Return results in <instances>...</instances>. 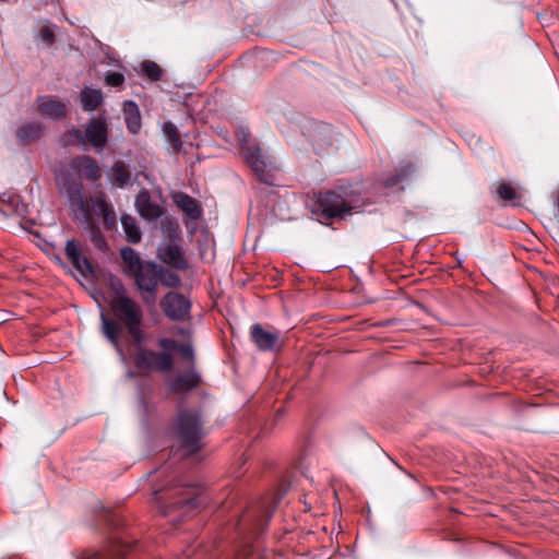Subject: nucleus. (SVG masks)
Masks as SVG:
<instances>
[{"mask_svg": "<svg viewBox=\"0 0 559 559\" xmlns=\"http://www.w3.org/2000/svg\"><path fill=\"white\" fill-rule=\"evenodd\" d=\"M115 297L110 301V309L115 319L102 314L103 333L109 342L119 348V338L121 335V324H123L136 344H142L144 340L141 324L143 321V311L141 306L128 296L123 285L118 282L114 284Z\"/></svg>", "mask_w": 559, "mask_h": 559, "instance_id": "f257e3e1", "label": "nucleus"}, {"mask_svg": "<svg viewBox=\"0 0 559 559\" xmlns=\"http://www.w3.org/2000/svg\"><path fill=\"white\" fill-rule=\"evenodd\" d=\"M361 205L357 193L349 188L337 187L317 194L313 213L325 219L345 218Z\"/></svg>", "mask_w": 559, "mask_h": 559, "instance_id": "f03ea898", "label": "nucleus"}, {"mask_svg": "<svg viewBox=\"0 0 559 559\" xmlns=\"http://www.w3.org/2000/svg\"><path fill=\"white\" fill-rule=\"evenodd\" d=\"M175 432L180 447L187 454H194L202 449V439L205 433L198 412H180L176 420Z\"/></svg>", "mask_w": 559, "mask_h": 559, "instance_id": "7ed1b4c3", "label": "nucleus"}, {"mask_svg": "<svg viewBox=\"0 0 559 559\" xmlns=\"http://www.w3.org/2000/svg\"><path fill=\"white\" fill-rule=\"evenodd\" d=\"M66 191L71 200L73 210V218L75 221L83 222L90 233V240L98 250L105 251L107 249V242L102 235L99 228L95 225L94 219L86 206V202L83 197L82 183H67Z\"/></svg>", "mask_w": 559, "mask_h": 559, "instance_id": "20e7f679", "label": "nucleus"}, {"mask_svg": "<svg viewBox=\"0 0 559 559\" xmlns=\"http://www.w3.org/2000/svg\"><path fill=\"white\" fill-rule=\"evenodd\" d=\"M240 140L242 154L259 180L265 185L274 186L277 167L273 159L259 145L249 143L247 134L243 133Z\"/></svg>", "mask_w": 559, "mask_h": 559, "instance_id": "39448f33", "label": "nucleus"}, {"mask_svg": "<svg viewBox=\"0 0 559 559\" xmlns=\"http://www.w3.org/2000/svg\"><path fill=\"white\" fill-rule=\"evenodd\" d=\"M160 272H163L162 265L147 261L131 275L143 302L147 306H154L156 302Z\"/></svg>", "mask_w": 559, "mask_h": 559, "instance_id": "423d86ee", "label": "nucleus"}, {"mask_svg": "<svg viewBox=\"0 0 559 559\" xmlns=\"http://www.w3.org/2000/svg\"><path fill=\"white\" fill-rule=\"evenodd\" d=\"M71 135L82 144L90 143L97 151L103 150L108 141L107 120L102 115L94 117L87 122L84 132L73 129Z\"/></svg>", "mask_w": 559, "mask_h": 559, "instance_id": "0eeeda50", "label": "nucleus"}, {"mask_svg": "<svg viewBox=\"0 0 559 559\" xmlns=\"http://www.w3.org/2000/svg\"><path fill=\"white\" fill-rule=\"evenodd\" d=\"M134 366L143 372L150 371H169L174 360L170 354L166 352L157 353L146 348H139L133 358Z\"/></svg>", "mask_w": 559, "mask_h": 559, "instance_id": "6e6552de", "label": "nucleus"}, {"mask_svg": "<svg viewBox=\"0 0 559 559\" xmlns=\"http://www.w3.org/2000/svg\"><path fill=\"white\" fill-rule=\"evenodd\" d=\"M160 307L167 318L174 321H182L188 318L191 305L183 295L169 292L162 299Z\"/></svg>", "mask_w": 559, "mask_h": 559, "instance_id": "1a4fd4ad", "label": "nucleus"}, {"mask_svg": "<svg viewBox=\"0 0 559 559\" xmlns=\"http://www.w3.org/2000/svg\"><path fill=\"white\" fill-rule=\"evenodd\" d=\"M64 251L68 260L84 280L91 281L94 278L95 272L91 261L82 255L81 249L74 240L67 241Z\"/></svg>", "mask_w": 559, "mask_h": 559, "instance_id": "9d476101", "label": "nucleus"}, {"mask_svg": "<svg viewBox=\"0 0 559 559\" xmlns=\"http://www.w3.org/2000/svg\"><path fill=\"white\" fill-rule=\"evenodd\" d=\"M250 335L257 348L261 352H274L282 348L280 333L266 331L261 324H253Z\"/></svg>", "mask_w": 559, "mask_h": 559, "instance_id": "9b49d317", "label": "nucleus"}, {"mask_svg": "<svg viewBox=\"0 0 559 559\" xmlns=\"http://www.w3.org/2000/svg\"><path fill=\"white\" fill-rule=\"evenodd\" d=\"M69 166L79 176L90 181H96L102 177V169L98 163L91 156H76L70 160Z\"/></svg>", "mask_w": 559, "mask_h": 559, "instance_id": "f8f14e48", "label": "nucleus"}, {"mask_svg": "<svg viewBox=\"0 0 559 559\" xmlns=\"http://www.w3.org/2000/svg\"><path fill=\"white\" fill-rule=\"evenodd\" d=\"M135 207L139 214L148 221L159 218L163 215V209L152 202L147 190H142L135 198Z\"/></svg>", "mask_w": 559, "mask_h": 559, "instance_id": "ddd939ff", "label": "nucleus"}, {"mask_svg": "<svg viewBox=\"0 0 559 559\" xmlns=\"http://www.w3.org/2000/svg\"><path fill=\"white\" fill-rule=\"evenodd\" d=\"M158 257L166 264L180 271L187 270L189 266L182 250L175 243H168L164 248H160Z\"/></svg>", "mask_w": 559, "mask_h": 559, "instance_id": "4468645a", "label": "nucleus"}, {"mask_svg": "<svg viewBox=\"0 0 559 559\" xmlns=\"http://www.w3.org/2000/svg\"><path fill=\"white\" fill-rule=\"evenodd\" d=\"M202 495L200 493V489L188 486L180 492L179 498L170 506L171 509H185L187 512H190L197 508H199L203 503Z\"/></svg>", "mask_w": 559, "mask_h": 559, "instance_id": "2eb2a0df", "label": "nucleus"}, {"mask_svg": "<svg viewBox=\"0 0 559 559\" xmlns=\"http://www.w3.org/2000/svg\"><path fill=\"white\" fill-rule=\"evenodd\" d=\"M200 382L201 377L194 370H190L176 376L169 388L174 393H186L197 388Z\"/></svg>", "mask_w": 559, "mask_h": 559, "instance_id": "dca6fc26", "label": "nucleus"}, {"mask_svg": "<svg viewBox=\"0 0 559 559\" xmlns=\"http://www.w3.org/2000/svg\"><path fill=\"white\" fill-rule=\"evenodd\" d=\"M37 109L49 118H61L67 114V105L51 96L39 97Z\"/></svg>", "mask_w": 559, "mask_h": 559, "instance_id": "f3484780", "label": "nucleus"}, {"mask_svg": "<svg viewBox=\"0 0 559 559\" xmlns=\"http://www.w3.org/2000/svg\"><path fill=\"white\" fill-rule=\"evenodd\" d=\"M174 203L191 219H198L202 215V209L198 201L183 192L173 195Z\"/></svg>", "mask_w": 559, "mask_h": 559, "instance_id": "a211bd4d", "label": "nucleus"}, {"mask_svg": "<svg viewBox=\"0 0 559 559\" xmlns=\"http://www.w3.org/2000/svg\"><path fill=\"white\" fill-rule=\"evenodd\" d=\"M108 178L114 186L122 189L131 181L132 173L124 162L116 160L108 171Z\"/></svg>", "mask_w": 559, "mask_h": 559, "instance_id": "6ab92c4d", "label": "nucleus"}, {"mask_svg": "<svg viewBox=\"0 0 559 559\" xmlns=\"http://www.w3.org/2000/svg\"><path fill=\"white\" fill-rule=\"evenodd\" d=\"M95 213L102 216L104 225L110 229L116 225V213L112 206L104 198L93 200Z\"/></svg>", "mask_w": 559, "mask_h": 559, "instance_id": "aec40b11", "label": "nucleus"}, {"mask_svg": "<svg viewBox=\"0 0 559 559\" xmlns=\"http://www.w3.org/2000/svg\"><path fill=\"white\" fill-rule=\"evenodd\" d=\"M120 255L126 264L124 273L131 276L138 271L146 261H143L140 254L131 247H124L120 250Z\"/></svg>", "mask_w": 559, "mask_h": 559, "instance_id": "412c9836", "label": "nucleus"}, {"mask_svg": "<svg viewBox=\"0 0 559 559\" xmlns=\"http://www.w3.org/2000/svg\"><path fill=\"white\" fill-rule=\"evenodd\" d=\"M121 225L128 242L139 243L141 241L142 233L136 223V219L133 216L123 214L121 216Z\"/></svg>", "mask_w": 559, "mask_h": 559, "instance_id": "4be33fe9", "label": "nucleus"}, {"mask_svg": "<svg viewBox=\"0 0 559 559\" xmlns=\"http://www.w3.org/2000/svg\"><path fill=\"white\" fill-rule=\"evenodd\" d=\"M80 97L85 111H93L103 103V94L97 88L84 87Z\"/></svg>", "mask_w": 559, "mask_h": 559, "instance_id": "5701e85b", "label": "nucleus"}, {"mask_svg": "<svg viewBox=\"0 0 559 559\" xmlns=\"http://www.w3.org/2000/svg\"><path fill=\"white\" fill-rule=\"evenodd\" d=\"M124 120L131 133H138L141 128V117L138 106L133 102L124 103Z\"/></svg>", "mask_w": 559, "mask_h": 559, "instance_id": "b1692460", "label": "nucleus"}, {"mask_svg": "<svg viewBox=\"0 0 559 559\" xmlns=\"http://www.w3.org/2000/svg\"><path fill=\"white\" fill-rule=\"evenodd\" d=\"M41 132H43L41 126L37 122H32V123H27V124H24L21 128H19L16 131V136L19 138V140L21 142L28 143L33 140L38 139L40 136Z\"/></svg>", "mask_w": 559, "mask_h": 559, "instance_id": "393cba45", "label": "nucleus"}, {"mask_svg": "<svg viewBox=\"0 0 559 559\" xmlns=\"http://www.w3.org/2000/svg\"><path fill=\"white\" fill-rule=\"evenodd\" d=\"M163 132L167 140L171 143L174 150L179 152L182 147V142L177 127L173 122H165L163 126Z\"/></svg>", "mask_w": 559, "mask_h": 559, "instance_id": "a878e982", "label": "nucleus"}, {"mask_svg": "<svg viewBox=\"0 0 559 559\" xmlns=\"http://www.w3.org/2000/svg\"><path fill=\"white\" fill-rule=\"evenodd\" d=\"M141 68L142 73L153 82L159 81L163 76L162 68L154 61H143Z\"/></svg>", "mask_w": 559, "mask_h": 559, "instance_id": "bb28decb", "label": "nucleus"}, {"mask_svg": "<svg viewBox=\"0 0 559 559\" xmlns=\"http://www.w3.org/2000/svg\"><path fill=\"white\" fill-rule=\"evenodd\" d=\"M498 197L508 202H512L518 199V192L514 187L507 182H500L497 188Z\"/></svg>", "mask_w": 559, "mask_h": 559, "instance_id": "cd10ccee", "label": "nucleus"}, {"mask_svg": "<svg viewBox=\"0 0 559 559\" xmlns=\"http://www.w3.org/2000/svg\"><path fill=\"white\" fill-rule=\"evenodd\" d=\"M160 283L168 287H177L180 284V277L163 266V272H160L159 284Z\"/></svg>", "mask_w": 559, "mask_h": 559, "instance_id": "c85d7f7f", "label": "nucleus"}, {"mask_svg": "<svg viewBox=\"0 0 559 559\" xmlns=\"http://www.w3.org/2000/svg\"><path fill=\"white\" fill-rule=\"evenodd\" d=\"M411 168L412 167L408 165V166L404 167L402 170H400L396 175L388 177L384 180V185L386 187H393V186L397 185L399 182H401L402 180H404L408 176V174L412 170Z\"/></svg>", "mask_w": 559, "mask_h": 559, "instance_id": "c756f323", "label": "nucleus"}, {"mask_svg": "<svg viewBox=\"0 0 559 559\" xmlns=\"http://www.w3.org/2000/svg\"><path fill=\"white\" fill-rule=\"evenodd\" d=\"M123 82H124V76L120 72H109L105 76V83L108 86L118 87V86L122 85Z\"/></svg>", "mask_w": 559, "mask_h": 559, "instance_id": "7c9ffc66", "label": "nucleus"}, {"mask_svg": "<svg viewBox=\"0 0 559 559\" xmlns=\"http://www.w3.org/2000/svg\"><path fill=\"white\" fill-rule=\"evenodd\" d=\"M176 349L180 353L183 359L193 362L194 354L193 348L189 344H178Z\"/></svg>", "mask_w": 559, "mask_h": 559, "instance_id": "2f4dec72", "label": "nucleus"}, {"mask_svg": "<svg viewBox=\"0 0 559 559\" xmlns=\"http://www.w3.org/2000/svg\"><path fill=\"white\" fill-rule=\"evenodd\" d=\"M39 35H40V38L43 39V41H45L48 45L52 44L55 40L53 32L47 26H44L40 28Z\"/></svg>", "mask_w": 559, "mask_h": 559, "instance_id": "473e14b6", "label": "nucleus"}, {"mask_svg": "<svg viewBox=\"0 0 559 559\" xmlns=\"http://www.w3.org/2000/svg\"><path fill=\"white\" fill-rule=\"evenodd\" d=\"M159 344L162 347H164L166 349H176V347L178 345V343L176 341L168 340V338L160 340Z\"/></svg>", "mask_w": 559, "mask_h": 559, "instance_id": "72a5a7b5", "label": "nucleus"}]
</instances>
